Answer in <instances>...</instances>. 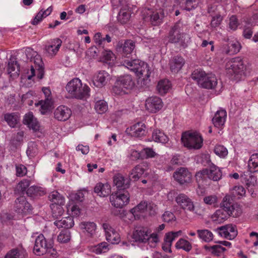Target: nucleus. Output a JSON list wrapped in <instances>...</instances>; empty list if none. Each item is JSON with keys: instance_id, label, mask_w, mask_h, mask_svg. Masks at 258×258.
Segmentation results:
<instances>
[{"instance_id": "c85d7f7f", "label": "nucleus", "mask_w": 258, "mask_h": 258, "mask_svg": "<svg viewBox=\"0 0 258 258\" xmlns=\"http://www.w3.org/2000/svg\"><path fill=\"white\" fill-rule=\"evenodd\" d=\"M232 215L228 212L220 207V209L216 210L212 216L213 221H217L218 223H221L227 219Z\"/></svg>"}, {"instance_id": "f704fd0d", "label": "nucleus", "mask_w": 258, "mask_h": 258, "mask_svg": "<svg viewBox=\"0 0 258 258\" xmlns=\"http://www.w3.org/2000/svg\"><path fill=\"white\" fill-rule=\"evenodd\" d=\"M207 168L203 169L196 174V181L198 183V186L201 187L207 184L208 178Z\"/></svg>"}, {"instance_id": "1a4fd4ad", "label": "nucleus", "mask_w": 258, "mask_h": 258, "mask_svg": "<svg viewBox=\"0 0 258 258\" xmlns=\"http://www.w3.org/2000/svg\"><path fill=\"white\" fill-rule=\"evenodd\" d=\"M175 202L178 206L184 210L193 212L195 210L194 202L184 194H178L175 197Z\"/></svg>"}, {"instance_id": "6e6d98bb", "label": "nucleus", "mask_w": 258, "mask_h": 258, "mask_svg": "<svg viewBox=\"0 0 258 258\" xmlns=\"http://www.w3.org/2000/svg\"><path fill=\"white\" fill-rule=\"evenodd\" d=\"M215 154L221 157H225L228 154L227 149L223 145H217L214 149Z\"/></svg>"}, {"instance_id": "c9c22d12", "label": "nucleus", "mask_w": 258, "mask_h": 258, "mask_svg": "<svg viewBox=\"0 0 258 258\" xmlns=\"http://www.w3.org/2000/svg\"><path fill=\"white\" fill-rule=\"evenodd\" d=\"M153 140L158 143L166 144L168 142L169 139L168 137L162 131L156 129L152 133Z\"/></svg>"}, {"instance_id": "393cba45", "label": "nucleus", "mask_w": 258, "mask_h": 258, "mask_svg": "<svg viewBox=\"0 0 258 258\" xmlns=\"http://www.w3.org/2000/svg\"><path fill=\"white\" fill-rule=\"evenodd\" d=\"M94 191L100 197H105L110 195L111 186L108 183L103 184L99 182L94 187Z\"/></svg>"}, {"instance_id": "b1692460", "label": "nucleus", "mask_w": 258, "mask_h": 258, "mask_svg": "<svg viewBox=\"0 0 258 258\" xmlns=\"http://www.w3.org/2000/svg\"><path fill=\"white\" fill-rule=\"evenodd\" d=\"M203 81L202 87L208 89H214L218 83L216 76L212 73L207 74Z\"/></svg>"}, {"instance_id": "69168bd1", "label": "nucleus", "mask_w": 258, "mask_h": 258, "mask_svg": "<svg viewBox=\"0 0 258 258\" xmlns=\"http://www.w3.org/2000/svg\"><path fill=\"white\" fill-rule=\"evenodd\" d=\"M253 34V27L252 26H245L242 33L243 36L245 39H250Z\"/></svg>"}, {"instance_id": "0eeeda50", "label": "nucleus", "mask_w": 258, "mask_h": 258, "mask_svg": "<svg viewBox=\"0 0 258 258\" xmlns=\"http://www.w3.org/2000/svg\"><path fill=\"white\" fill-rule=\"evenodd\" d=\"M236 206L232 198L228 195L224 197L221 204V208L228 212L233 217H238L241 213L240 209Z\"/></svg>"}, {"instance_id": "e433bc0d", "label": "nucleus", "mask_w": 258, "mask_h": 258, "mask_svg": "<svg viewBox=\"0 0 258 258\" xmlns=\"http://www.w3.org/2000/svg\"><path fill=\"white\" fill-rule=\"evenodd\" d=\"M49 200L52 202L51 204L64 205L65 204L64 198L57 191H53L48 196Z\"/></svg>"}, {"instance_id": "58836bf2", "label": "nucleus", "mask_w": 258, "mask_h": 258, "mask_svg": "<svg viewBox=\"0 0 258 258\" xmlns=\"http://www.w3.org/2000/svg\"><path fill=\"white\" fill-rule=\"evenodd\" d=\"M248 170L250 173H254L258 171V153L252 154L248 164Z\"/></svg>"}, {"instance_id": "7c9ffc66", "label": "nucleus", "mask_w": 258, "mask_h": 258, "mask_svg": "<svg viewBox=\"0 0 258 258\" xmlns=\"http://www.w3.org/2000/svg\"><path fill=\"white\" fill-rule=\"evenodd\" d=\"M150 22L153 26H158L163 22L164 13L163 10L153 12L150 16Z\"/></svg>"}, {"instance_id": "f03ea898", "label": "nucleus", "mask_w": 258, "mask_h": 258, "mask_svg": "<svg viewBox=\"0 0 258 258\" xmlns=\"http://www.w3.org/2000/svg\"><path fill=\"white\" fill-rule=\"evenodd\" d=\"M66 90L73 98L83 100L90 96V88L86 85H83L81 81L75 78L70 81L66 87Z\"/></svg>"}, {"instance_id": "2eb2a0df", "label": "nucleus", "mask_w": 258, "mask_h": 258, "mask_svg": "<svg viewBox=\"0 0 258 258\" xmlns=\"http://www.w3.org/2000/svg\"><path fill=\"white\" fill-rule=\"evenodd\" d=\"M126 132L132 137L140 138L145 136L146 126L144 123L138 122L127 128Z\"/></svg>"}, {"instance_id": "4c0bfd02", "label": "nucleus", "mask_w": 258, "mask_h": 258, "mask_svg": "<svg viewBox=\"0 0 258 258\" xmlns=\"http://www.w3.org/2000/svg\"><path fill=\"white\" fill-rule=\"evenodd\" d=\"M5 120L11 127H14L19 121V116L17 113H6L4 116Z\"/></svg>"}, {"instance_id": "680f3d73", "label": "nucleus", "mask_w": 258, "mask_h": 258, "mask_svg": "<svg viewBox=\"0 0 258 258\" xmlns=\"http://www.w3.org/2000/svg\"><path fill=\"white\" fill-rule=\"evenodd\" d=\"M223 18L220 14H217L216 16H213L211 22V26L213 28H216L218 27L222 21Z\"/></svg>"}, {"instance_id": "a18cd8bd", "label": "nucleus", "mask_w": 258, "mask_h": 258, "mask_svg": "<svg viewBox=\"0 0 258 258\" xmlns=\"http://www.w3.org/2000/svg\"><path fill=\"white\" fill-rule=\"evenodd\" d=\"M130 17V11L126 9H121L118 14L117 20L121 24H126L129 21Z\"/></svg>"}, {"instance_id": "f8f14e48", "label": "nucleus", "mask_w": 258, "mask_h": 258, "mask_svg": "<svg viewBox=\"0 0 258 258\" xmlns=\"http://www.w3.org/2000/svg\"><path fill=\"white\" fill-rule=\"evenodd\" d=\"M113 181L117 191L126 190L130 186L131 179L127 177H124L120 173H117L114 175Z\"/></svg>"}, {"instance_id": "8fccbe9b", "label": "nucleus", "mask_w": 258, "mask_h": 258, "mask_svg": "<svg viewBox=\"0 0 258 258\" xmlns=\"http://www.w3.org/2000/svg\"><path fill=\"white\" fill-rule=\"evenodd\" d=\"M135 48V43L132 40H126L123 45V53L126 55L131 54Z\"/></svg>"}, {"instance_id": "aec40b11", "label": "nucleus", "mask_w": 258, "mask_h": 258, "mask_svg": "<svg viewBox=\"0 0 258 258\" xmlns=\"http://www.w3.org/2000/svg\"><path fill=\"white\" fill-rule=\"evenodd\" d=\"M15 211L18 213H26L31 210V205L24 196L18 198L15 203Z\"/></svg>"}, {"instance_id": "49530a36", "label": "nucleus", "mask_w": 258, "mask_h": 258, "mask_svg": "<svg viewBox=\"0 0 258 258\" xmlns=\"http://www.w3.org/2000/svg\"><path fill=\"white\" fill-rule=\"evenodd\" d=\"M63 205L51 204L50 207L52 211V216L56 219H58L63 214Z\"/></svg>"}, {"instance_id": "cd10ccee", "label": "nucleus", "mask_w": 258, "mask_h": 258, "mask_svg": "<svg viewBox=\"0 0 258 258\" xmlns=\"http://www.w3.org/2000/svg\"><path fill=\"white\" fill-rule=\"evenodd\" d=\"M147 167V164L146 162H143L136 165L131 172V178L134 180H138L140 177L144 174Z\"/></svg>"}, {"instance_id": "3c124183", "label": "nucleus", "mask_w": 258, "mask_h": 258, "mask_svg": "<svg viewBox=\"0 0 258 258\" xmlns=\"http://www.w3.org/2000/svg\"><path fill=\"white\" fill-rule=\"evenodd\" d=\"M7 71L11 76H18L19 74V66L17 62H10L8 64Z\"/></svg>"}, {"instance_id": "13d9d810", "label": "nucleus", "mask_w": 258, "mask_h": 258, "mask_svg": "<svg viewBox=\"0 0 258 258\" xmlns=\"http://www.w3.org/2000/svg\"><path fill=\"white\" fill-rule=\"evenodd\" d=\"M238 20L236 16L232 15L229 19V28L232 31H235L239 26Z\"/></svg>"}, {"instance_id": "2f4dec72", "label": "nucleus", "mask_w": 258, "mask_h": 258, "mask_svg": "<svg viewBox=\"0 0 258 258\" xmlns=\"http://www.w3.org/2000/svg\"><path fill=\"white\" fill-rule=\"evenodd\" d=\"M30 183V180L28 179H22L16 185L14 190L15 194L23 195L25 193L27 194V189L29 188Z\"/></svg>"}, {"instance_id": "9b49d317", "label": "nucleus", "mask_w": 258, "mask_h": 258, "mask_svg": "<svg viewBox=\"0 0 258 258\" xmlns=\"http://www.w3.org/2000/svg\"><path fill=\"white\" fill-rule=\"evenodd\" d=\"M146 109L151 113H156L163 107L162 100L158 97L152 96L148 98L145 103Z\"/></svg>"}, {"instance_id": "6e6552de", "label": "nucleus", "mask_w": 258, "mask_h": 258, "mask_svg": "<svg viewBox=\"0 0 258 258\" xmlns=\"http://www.w3.org/2000/svg\"><path fill=\"white\" fill-rule=\"evenodd\" d=\"M50 247V243H48L42 234L38 235L35 239L34 252L38 255L46 254L48 248Z\"/></svg>"}, {"instance_id": "4d7b16f0", "label": "nucleus", "mask_w": 258, "mask_h": 258, "mask_svg": "<svg viewBox=\"0 0 258 258\" xmlns=\"http://www.w3.org/2000/svg\"><path fill=\"white\" fill-rule=\"evenodd\" d=\"M245 192V189L241 185L235 186L232 190V195L234 197L238 196V198L244 196Z\"/></svg>"}, {"instance_id": "ea45409f", "label": "nucleus", "mask_w": 258, "mask_h": 258, "mask_svg": "<svg viewBox=\"0 0 258 258\" xmlns=\"http://www.w3.org/2000/svg\"><path fill=\"white\" fill-rule=\"evenodd\" d=\"M206 73L202 69L195 70L191 75V78L196 81L199 85L202 87L203 80L206 75Z\"/></svg>"}, {"instance_id": "20e7f679", "label": "nucleus", "mask_w": 258, "mask_h": 258, "mask_svg": "<svg viewBox=\"0 0 258 258\" xmlns=\"http://www.w3.org/2000/svg\"><path fill=\"white\" fill-rule=\"evenodd\" d=\"M227 73L230 75H235L236 78H239L244 74L246 66L243 59L240 57L232 58L226 64Z\"/></svg>"}, {"instance_id": "4468645a", "label": "nucleus", "mask_w": 258, "mask_h": 258, "mask_svg": "<svg viewBox=\"0 0 258 258\" xmlns=\"http://www.w3.org/2000/svg\"><path fill=\"white\" fill-rule=\"evenodd\" d=\"M62 41L60 39L56 38L53 39L45 45L44 50L49 56H55L61 46Z\"/></svg>"}, {"instance_id": "052dcab7", "label": "nucleus", "mask_w": 258, "mask_h": 258, "mask_svg": "<svg viewBox=\"0 0 258 258\" xmlns=\"http://www.w3.org/2000/svg\"><path fill=\"white\" fill-rule=\"evenodd\" d=\"M16 176L17 177H23L26 175L27 172V168L22 164L16 165Z\"/></svg>"}, {"instance_id": "bf43d9fd", "label": "nucleus", "mask_w": 258, "mask_h": 258, "mask_svg": "<svg viewBox=\"0 0 258 258\" xmlns=\"http://www.w3.org/2000/svg\"><path fill=\"white\" fill-rule=\"evenodd\" d=\"M70 233L67 231H61L57 236L58 241L62 243H66L70 239Z\"/></svg>"}, {"instance_id": "bb28decb", "label": "nucleus", "mask_w": 258, "mask_h": 258, "mask_svg": "<svg viewBox=\"0 0 258 258\" xmlns=\"http://www.w3.org/2000/svg\"><path fill=\"white\" fill-rule=\"evenodd\" d=\"M241 48L240 44L237 41H230L225 45L223 51L226 54L233 55L238 53Z\"/></svg>"}, {"instance_id": "a878e982", "label": "nucleus", "mask_w": 258, "mask_h": 258, "mask_svg": "<svg viewBox=\"0 0 258 258\" xmlns=\"http://www.w3.org/2000/svg\"><path fill=\"white\" fill-rule=\"evenodd\" d=\"M208 178L215 181H219L221 179L222 173L221 169L216 165L212 164L207 168Z\"/></svg>"}, {"instance_id": "774afa93", "label": "nucleus", "mask_w": 258, "mask_h": 258, "mask_svg": "<svg viewBox=\"0 0 258 258\" xmlns=\"http://www.w3.org/2000/svg\"><path fill=\"white\" fill-rule=\"evenodd\" d=\"M19 250L17 248H14L8 252L5 258H19Z\"/></svg>"}, {"instance_id": "a211bd4d", "label": "nucleus", "mask_w": 258, "mask_h": 258, "mask_svg": "<svg viewBox=\"0 0 258 258\" xmlns=\"http://www.w3.org/2000/svg\"><path fill=\"white\" fill-rule=\"evenodd\" d=\"M72 115V111L69 107L60 105L54 110V116L59 121H64L67 120Z\"/></svg>"}, {"instance_id": "f257e3e1", "label": "nucleus", "mask_w": 258, "mask_h": 258, "mask_svg": "<svg viewBox=\"0 0 258 258\" xmlns=\"http://www.w3.org/2000/svg\"><path fill=\"white\" fill-rule=\"evenodd\" d=\"M122 64L135 73L139 78L144 81L147 80L151 73L147 63L139 59H131L124 57L121 61Z\"/></svg>"}, {"instance_id": "0e129e2a", "label": "nucleus", "mask_w": 258, "mask_h": 258, "mask_svg": "<svg viewBox=\"0 0 258 258\" xmlns=\"http://www.w3.org/2000/svg\"><path fill=\"white\" fill-rule=\"evenodd\" d=\"M172 242L168 239V237L165 235L164 238V242L162 244V248L165 252H171V246Z\"/></svg>"}, {"instance_id": "ddd939ff", "label": "nucleus", "mask_w": 258, "mask_h": 258, "mask_svg": "<svg viewBox=\"0 0 258 258\" xmlns=\"http://www.w3.org/2000/svg\"><path fill=\"white\" fill-rule=\"evenodd\" d=\"M219 234L228 239H233L237 235L236 226L232 224H228L217 229Z\"/></svg>"}, {"instance_id": "c03bdc74", "label": "nucleus", "mask_w": 258, "mask_h": 258, "mask_svg": "<svg viewBox=\"0 0 258 258\" xmlns=\"http://www.w3.org/2000/svg\"><path fill=\"white\" fill-rule=\"evenodd\" d=\"M171 84L168 80L160 81L157 86V89L161 95H164L170 88Z\"/></svg>"}, {"instance_id": "c756f323", "label": "nucleus", "mask_w": 258, "mask_h": 258, "mask_svg": "<svg viewBox=\"0 0 258 258\" xmlns=\"http://www.w3.org/2000/svg\"><path fill=\"white\" fill-rule=\"evenodd\" d=\"M109 77L108 74L104 71H100L94 77L93 83L97 87H102L105 85Z\"/></svg>"}, {"instance_id": "7ed1b4c3", "label": "nucleus", "mask_w": 258, "mask_h": 258, "mask_svg": "<svg viewBox=\"0 0 258 258\" xmlns=\"http://www.w3.org/2000/svg\"><path fill=\"white\" fill-rule=\"evenodd\" d=\"M181 141L188 149H199L203 145L202 136L197 132H186L182 134Z\"/></svg>"}, {"instance_id": "09e8293b", "label": "nucleus", "mask_w": 258, "mask_h": 258, "mask_svg": "<svg viewBox=\"0 0 258 258\" xmlns=\"http://www.w3.org/2000/svg\"><path fill=\"white\" fill-rule=\"evenodd\" d=\"M81 226V228L85 229L90 236L95 233L96 229V224L94 222H82Z\"/></svg>"}, {"instance_id": "dca6fc26", "label": "nucleus", "mask_w": 258, "mask_h": 258, "mask_svg": "<svg viewBox=\"0 0 258 258\" xmlns=\"http://www.w3.org/2000/svg\"><path fill=\"white\" fill-rule=\"evenodd\" d=\"M151 232V231L147 227H139L134 232L133 237L136 241L146 243L149 240Z\"/></svg>"}, {"instance_id": "f3484780", "label": "nucleus", "mask_w": 258, "mask_h": 258, "mask_svg": "<svg viewBox=\"0 0 258 258\" xmlns=\"http://www.w3.org/2000/svg\"><path fill=\"white\" fill-rule=\"evenodd\" d=\"M102 226L105 232L106 240L113 244L118 243L120 241V236L118 232L108 223H104Z\"/></svg>"}, {"instance_id": "338daca9", "label": "nucleus", "mask_w": 258, "mask_h": 258, "mask_svg": "<svg viewBox=\"0 0 258 258\" xmlns=\"http://www.w3.org/2000/svg\"><path fill=\"white\" fill-rule=\"evenodd\" d=\"M114 57V54L110 50H104L102 52V58L105 62L110 61Z\"/></svg>"}, {"instance_id": "5701e85b", "label": "nucleus", "mask_w": 258, "mask_h": 258, "mask_svg": "<svg viewBox=\"0 0 258 258\" xmlns=\"http://www.w3.org/2000/svg\"><path fill=\"white\" fill-rule=\"evenodd\" d=\"M117 84L121 85L124 89L130 90L135 86V82L131 75L120 76L117 79Z\"/></svg>"}, {"instance_id": "e2e57ef3", "label": "nucleus", "mask_w": 258, "mask_h": 258, "mask_svg": "<svg viewBox=\"0 0 258 258\" xmlns=\"http://www.w3.org/2000/svg\"><path fill=\"white\" fill-rule=\"evenodd\" d=\"M112 90L113 93L117 95H122L126 93V91L124 90V88L121 85L117 84V80Z\"/></svg>"}, {"instance_id": "423d86ee", "label": "nucleus", "mask_w": 258, "mask_h": 258, "mask_svg": "<svg viewBox=\"0 0 258 258\" xmlns=\"http://www.w3.org/2000/svg\"><path fill=\"white\" fill-rule=\"evenodd\" d=\"M173 177L180 185H186L192 181L191 172L185 167H180L173 173Z\"/></svg>"}, {"instance_id": "4be33fe9", "label": "nucleus", "mask_w": 258, "mask_h": 258, "mask_svg": "<svg viewBox=\"0 0 258 258\" xmlns=\"http://www.w3.org/2000/svg\"><path fill=\"white\" fill-rule=\"evenodd\" d=\"M227 112L225 110L221 109L217 111L212 119V122L214 126L218 128H222L224 125Z\"/></svg>"}, {"instance_id": "39448f33", "label": "nucleus", "mask_w": 258, "mask_h": 258, "mask_svg": "<svg viewBox=\"0 0 258 258\" xmlns=\"http://www.w3.org/2000/svg\"><path fill=\"white\" fill-rule=\"evenodd\" d=\"M111 205L116 208H122L130 201V194L127 190L117 191L109 197Z\"/></svg>"}, {"instance_id": "603ef678", "label": "nucleus", "mask_w": 258, "mask_h": 258, "mask_svg": "<svg viewBox=\"0 0 258 258\" xmlns=\"http://www.w3.org/2000/svg\"><path fill=\"white\" fill-rule=\"evenodd\" d=\"M177 248L183 249V250L189 251L191 249V244L186 240L180 239L176 244Z\"/></svg>"}, {"instance_id": "72a5a7b5", "label": "nucleus", "mask_w": 258, "mask_h": 258, "mask_svg": "<svg viewBox=\"0 0 258 258\" xmlns=\"http://www.w3.org/2000/svg\"><path fill=\"white\" fill-rule=\"evenodd\" d=\"M185 63L184 59L180 56H174L170 62V70L172 72L177 73Z\"/></svg>"}, {"instance_id": "37998d69", "label": "nucleus", "mask_w": 258, "mask_h": 258, "mask_svg": "<svg viewBox=\"0 0 258 258\" xmlns=\"http://www.w3.org/2000/svg\"><path fill=\"white\" fill-rule=\"evenodd\" d=\"M147 207V203L145 201H142L137 206L132 209L130 212L135 217L139 216L140 213H144L146 211Z\"/></svg>"}, {"instance_id": "79ce46f5", "label": "nucleus", "mask_w": 258, "mask_h": 258, "mask_svg": "<svg viewBox=\"0 0 258 258\" xmlns=\"http://www.w3.org/2000/svg\"><path fill=\"white\" fill-rule=\"evenodd\" d=\"M204 248L215 256H220L226 250V248L219 245L213 246L205 245Z\"/></svg>"}, {"instance_id": "473e14b6", "label": "nucleus", "mask_w": 258, "mask_h": 258, "mask_svg": "<svg viewBox=\"0 0 258 258\" xmlns=\"http://www.w3.org/2000/svg\"><path fill=\"white\" fill-rule=\"evenodd\" d=\"M54 224L58 228L69 229L74 226V222L72 217H67L60 220H56Z\"/></svg>"}, {"instance_id": "412c9836", "label": "nucleus", "mask_w": 258, "mask_h": 258, "mask_svg": "<svg viewBox=\"0 0 258 258\" xmlns=\"http://www.w3.org/2000/svg\"><path fill=\"white\" fill-rule=\"evenodd\" d=\"M23 122L24 124L27 125L30 129L32 130L34 132L39 131V123L32 112H28L25 115Z\"/></svg>"}, {"instance_id": "6ab92c4d", "label": "nucleus", "mask_w": 258, "mask_h": 258, "mask_svg": "<svg viewBox=\"0 0 258 258\" xmlns=\"http://www.w3.org/2000/svg\"><path fill=\"white\" fill-rule=\"evenodd\" d=\"M181 26L179 23H176L169 31L168 38L170 43H177L182 40Z\"/></svg>"}, {"instance_id": "9d476101", "label": "nucleus", "mask_w": 258, "mask_h": 258, "mask_svg": "<svg viewBox=\"0 0 258 258\" xmlns=\"http://www.w3.org/2000/svg\"><path fill=\"white\" fill-rule=\"evenodd\" d=\"M45 96L44 100H41L38 102L37 105H40V111L42 114L46 112L52 105V98L50 89L48 87H43L42 89Z\"/></svg>"}, {"instance_id": "5fc2aeb1", "label": "nucleus", "mask_w": 258, "mask_h": 258, "mask_svg": "<svg viewBox=\"0 0 258 258\" xmlns=\"http://www.w3.org/2000/svg\"><path fill=\"white\" fill-rule=\"evenodd\" d=\"M108 245L106 242H102L94 246L93 251L97 254L104 253L108 250Z\"/></svg>"}, {"instance_id": "a19ab883", "label": "nucleus", "mask_w": 258, "mask_h": 258, "mask_svg": "<svg viewBox=\"0 0 258 258\" xmlns=\"http://www.w3.org/2000/svg\"><path fill=\"white\" fill-rule=\"evenodd\" d=\"M45 193L43 188L35 185L29 187L27 190V195L30 197L42 196Z\"/></svg>"}, {"instance_id": "864d4df0", "label": "nucleus", "mask_w": 258, "mask_h": 258, "mask_svg": "<svg viewBox=\"0 0 258 258\" xmlns=\"http://www.w3.org/2000/svg\"><path fill=\"white\" fill-rule=\"evenodd\" d=\"M95 109L98 113L102 114L107 110V105L103 100H99L96 103Z\"/></svg>"}, {"instance_id": "de8ad7c7", "label": "nucleus", "mask_w": 258, "mask_h": 258, "mask_svg": "<svg viewBox=\"0 0 258 258\" xmlns=\"http://www.w3.org/2000/svg\"><path fill=\"white\" fill-rule=\"evenodd\" d=\"M197 233L199 237L205 242H210L213 239V233L208 230H198Z\"/></svg>"}]
</instances>
